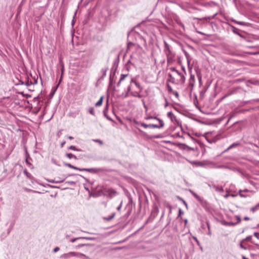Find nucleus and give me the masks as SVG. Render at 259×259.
<instances>
[{
  "label": "nucleus",
  "mask_w": 259,
  "mask_h": 259,
  "mask_svg": "<svg viewBox=\"0 0 259 259\" xmlns=\"http://www.w3.org/2000/svg\"><path fill=\"white\" fill-rule=\"evenodd\" d=\"M82 256L87 257V256L83 253L71 251L68 253L62 254L60 257L64 259H69L72 257H81Z\"/></svg>",
  "instance_id": "f257e3e1"
},
{
  "label": "nucleus",
  "mask_w": 259,
  "mask_h": 259,
  "mask_svg": "<svg viewBox=\"0 0 259 259\" xmlns=\"http://www.w3.org/2000/svg\"><path fill=\"white\" fill-rule=\"evenodd\" d=\"M170 70L173 72L175 73L178 76V78L177 79L179 82L183 83L185 80V77L183 74L180 72L174 67L170 68Z\"/></svg>",
  "instance_id": "f03ea898"
},
{
  "label": "nucleus",
  "mask_w": 259,
  "mask_h": 259,
  "mask_svg": "<svg viewBox=\"0 0 259 259\" xmlns=\"http://www.w3.org/2000/svg\"><path fill=\"white\" fill-rule=\"evenodd\" d=\"M83 171L90 172L93 174H96L98 172L103 171L104 169L102 168H83L82 169Z\"/></svg>",
  "instance_id": "7ed1b4c3"
},
{
  "label": "nucleus",
  "mask_w": 259,
  "mask_h": 259,
  "mask_svg": "<svg viewBox=\"0 0 259 259\" xmlns=\"http://www.w3.org/2000/svg\"><path fill=\"white\" fill-rule=\"evenodd\" d=\"M94 240L95 238H93V237H79L71 239L70 240V241L71 242H74L76 240Z\"/></svg>",
  "instance_id": "20e7f679"
},
{
  "label": "nucleus",
  "mask_w": 259,
  "mask_h": 259,
  "mask_svg": "<svg viewBox=\"0 0 259 259\" xmlns=\"http://www.w3.org/2000/svg\"><path fill=\"white\" fill-rule=\"evenodd\" d=\"M240 145V143L239 142H236L233 143L230 146H229L226 150H225L222 153V154L225 153L227 152V151H228L229 150L233 149L234 148H236V147H238V146H239Z\"/></svg>",
  "instance_id": "39448f33"
},
{
  "label": "nucleus",
  "mask_w": 259,
  "mask_h": 259,
  "mask_svg": "<svg viewBox=\"0 0 259 259\" xmlns=\"http://www.w3.org/2000/svg\"><path fill=\"white\" fill-rule=\"evenodd\" d=\"M164 51L165 52L166 56H167V58H168L169 54L171 53V51H170L169 45L166 41L164 42Z\"/></svg>",
  "instance_id": "423d86ee"
},
{
  "label": "nucleus",
  "mask_w": 259,
  "mask_h": 259,
  "mask_svg": "<svg viewBox=\"0 0 259 259\" xmlns=\"http://www.w3.org/2000/svg\"><path fill=\"white\" fill-rule=\"evenodd\" d=\"M142 126L144 127V128H147V127H152V128H157L159 127V125L157 124H147L144 123H141L140 124Z\"/></svg>",
  "instance_id": "0eeeda50"
},
{
  "label": "nucleus",
  "mask_w": 259,
  "mask_h": 259,
  "mask_svg": "<svg viewBox=\"0 0 259 259\" xmlns=\"http://www.w3.org/2000/svg\"><path fill=\"white\" fill-rule=\"evenodd\" d=\"M167 116L168 118L170 119L172 122L176 121L177 122H178L177 121V118L175 116V115L173 114V113L171 111L168 112L167 113Z\"/></svg>",
  "instance_id": "6e6552de"
},
{
  "label": "nucleus",
  "mask_w": 259,
  "mask_h": 259,
  "mask_svg": "<svg viewBox=\"0 0 259 259\" xmlns=\"http://www.w3.org/2000/svg\"><path fill=\"white\" fill-rule=\"evenodd\" d=\"M209 186L214 189L215 191L219 192H222L224 191L223 188L221 186H217L215 185H212L211 186L209 185Z\"/></svg>",
  "instance_id": "1a4fd4ad"
},
{
  "label": "nucleus",
  "mask_w": 259,
  "mask_h": 259,
  "mask_svg": "<svg viewBox=\"0 0 259 259\" xmlns=\"http://www.w3.org/2000/svg\"><path fill=\"white\" fill-rule=\"evenodd\" d=\"M131 82L134 83L135 84V85L139 89V92H141L142 91L143 88L141 87L140 84L136 82V81H135L134 79H131Z\"/></svg>",
  "instance_id": "9d476101"
},
{
  "label": "nucleus",
  "mask_w": 259,
  "mask_h": 259,
  "mask_svg": "<svg viewBox=\"0 0 259 259\" xmlns=\"http://www.w3.org/2000/svg\"><path fill=\"white\" fill-rule=\"evenodd\" d=\"M140 92H132L131 93V94L132 96L135 97H138L139 98H141L142 97V95L140 94Z\"/></svg>",
  "instance_id": "9b49d317"
},
{
  "label": "nucleus",
  "mask_w": 259,
  "mask_h": 259,
  "mask_svg": "<svg viewBox=\"0 0 259 259\" xmlns=\"http://www.w3.org/2000/svg\"><path fill=\"white\" fill-rule=\"evenodd\" d=\"M195 82V77L194 75H191L190 79H189V83L190 85L192 87H193Z\"/></svg>",
  "instance_id": "f8f14e48"
},
{
  "label": "nucleus",
  "mask_w": 259,
  "mask_h": 259,
  "mask_svg": "<svg viewBox=\"0 0 259 259\" xmlns=\"http://www.w3.org/2000/svg\"><path fill=\"white\" fill-rule=\"evenodd\" d=\"M154 118L155 119H157L160 123V125H159V127H157L158 128H161L164 126V123L161 119L157 118V117H154Z\"/></svg>",
  "instance_id": "ddd939ff"
},
{
  "label": "nucleus",
  "mask_w": 259,
  "mask_h": 259,
  "mask_svg": "<svg viewBox=\"0 0 259 259\" xmlns=\"http://www.w3.org/2000/svg\"><path fill=\"white\" fill-rule=\"evenodd\" d=\"M190 193L193 195V196L198 200L200 201L201 198L199 196H198L195 192L193 191L190 190Z\"/></svg>",
  "instance_id": "4468645a"
},
{
  "label": "nucleus",
  "mask_w": 259,
  "mask_h": 259,
  "mask_svg": "<svg viewBox=\"0 0 259 259\" xmlns=\"http://www.w3.org/2000/svg\"><path fill=\"white\" fill-rule=\"evenodd\" d=\"M66 156L69 159L73 158L75 159H77L76 156L72 153H66Z\"/></svg>",
  "instance_id": "2eb2a0df"
},
{
  "label": "nucleus",
  "mask_w": 259,
  "mask_h": 259,
  "mask_svg": "<svg viewBox=\"0 0 259 259\" xmlns=\"http://www.w3.org/2000/svg\"><path fill=\"white\" fill-rule=\"evenodd\" d=\"M127 76V74H122L121 75L120 78V79H119V81H118V82L117 83V86H119L120 82L122 80H123L124 79L125 77L126 76Z\"/></svg>",
  "instance_id": "dca6fc26"
},
{
  "label": "nucleus",
  "mask_w": 259,
  "mask_h": 259,
  "mask_svg": "<svg viewBox=\"0 0 259 259\" xmlns=\"http://www.w3.org/2000/svg\"><path fill=\"white\" fill-rule=\"evenodd\" d=\"M24 82H21V84H24ZM33 84V82L31 80H29V79H27V80L25 83V84L27 86H29L30 85H32Z\"/></svg>",
  "instance_id": "f3484780"
},
{
  "label": "nucleus",
  "mask_w": 259,
  "mask_h": 259,
  "mask_svg": "<svg viewBox=\"0 0 259 259\" xmlns=\"http://www.w3.org/2000/svg\"><path fill=\"white\" fill-rule=\"evenodd\" d=\"M115 215V213H113L111 215L109 216L108 217L104 218V220H106L107 221H109L114 218Z\"/></svg>",
  "instance_id": "a211bd4d"
},
{
  "label": "nucleus",
  "mask_w": 259,
  "mask_h": 259,
  "mask_svg": "<svg viewBox=\"0 0 259 259\" xmlns=\"http://www.w3.org/2000/svg\"><path fill=\"white\" fill-rule=\"evenodd\" d=\"M90 244H88V243H79L77 245H76L75 247V248L77 249L78 248L81 247L85 246H88Z\"/></svg>",
  "instance_id": "6ab92c4d"
},
{
  "label": "nucleus",
  "mask_w": 259,
  "mask_h": 259,
  "mask_svg": "<svg viewBox=\"0 0 259 259\" xmlns=\"http://www.w3.org/2000/svg\"><path fill=\"white\" fill-rule=\"evenodd\" d=\"M103 97H101L100 98V99H99V100L95 104V106H100L102 105V102H103Z\"/></svg>",
  "instance_id": "aec40b11"
},
{
  "label": "nucleus",
  "mask_w": 259,
  "mask_h": 259,
  "mask_svg": "<svg viewBox=\"0 0 259 259\" xmlns=\"http://www.w3.org/2000/svg\"><path fill=\"white\" fill-rule=\"evenodd\" d=\"M68 149L76 151H81V149L76 148L74 146H70L69 147H68Z\"/></svg>",
  "instance_id": "412c9836"
},
{
  "label": "nucleus",
  "mask_w": 259,
  "mask_h": 259,
  "mask_svg": "<svg viewBox=\"0 0 259 259\" xmlns=\"http://www.w3.org/2000/svg\"><path fill=\"white\" fill-rule=\"evenodd\" d=\"M23 172L27 178H31V175L29 172H28L26 169L24 170Z\"/></svg>",
  "instance_id": "4be33fe9"
},
{
  "label": "nucleus",
  "mask_w": 259,
  "mask_h": 259,
  "mask_svg": "<svg viewBox=\"0 0 259 259\" xmlns=\"http://www.w3.org/2000/svg\"><path fill=\"white\" fill-rule=\"evenodd\" d=\"M89 112L93 115H95V111H94V109L93 108V107H91L89 108Z\"/></svg>",
  "instance_id": "5701e85b"
},
{
  "label": "nucleus",
  "mask_w": 259,
  "mask_h": 259,
  "mask_svg": "<svg viewBox=\"0 0 259 259\" xmlns=\"http://www.w3.org/2000/svg\"><path fill=\"white\" fill-rule=\"evenodd\" d=\"M258 206L259 205H256V206H254V207H252L251 208V210L254 212L255 211H256V210L257 209H259V208H258Z\"/></svg>",
  "instance_id": "b1692460"
},
{
  "label": "nucleus",
  "mask_w": 259,
  "mask_h": 259,
  "mask_svg": "<svg viewBox=\"0 0 259 259\" xmlns=\"http://www.w3.org/2000/svg\"><path fill=\"white\" fill-rule=\"evenodd\" d=\"M93 141L96 142V143H99L101 145L103 144V142L101 140H99V139H94Z\"/></svg>",
  "instance_id": "393cba45"
},
{
  "label": "nucleus",
  "mask_w": 259,
  "mask_h": 259,
  "mask_svg": "<svg viewBox=\"0 0 259 259\" xmlns=\"http://www.w3.org/2000/svg\"><path fill=\"white\" fill-rule=\"evenodd\" d=\"M217 168H229L228 166H226L224 165H219L216 166Z\"/></svg>",
  "instance_id": "a878e982"
},
{
  "label": "nucleus",
  "mask_w": 259,
  "mask_h": 259,
  "mask_svg": "<svg viewBox=\"0 0 259 259\" xmlns=\"http://www.w3.org/2000/svg\"><path fill=\"white\" fill-rule=\"evenodd\" d=\"M193 239L196 241V242L197 243V245L198 246H200V242L199 241V240L197 239V238H196V237L195 236H193L192 237Z\"/></svg>",
  "instance_id": "bb28decb"
},
{
  "label": "nucleus",
  "mask_w": 259,
  "mask_h": 259,
  "mask_svg": "<svg viewBox=\"0 0 259 259\" xmlns=\"http://www.w3.org/2000/svg\"><path fill=\"white\" fill-rule=\"evenodd\" d=\"M206 225H207V228H208V234L209 235H211V233L210 229V225H209V223H208V222H207V223H206Z\"/></svg>",
  "instance_id": "cd10ccee"
},
{
  "label": "nucleus",
  "mask_w": 259,
  "mask_h": 259,
  "mask_svg": "<svg viewBox=\"0 0 259 259\" xmlns=\"http://www.w3.org/2000/svg\"><path fill=\"white\" fill-rule=\"evenodd\" d=\"M177 24H178V25H180V26H181V27H183V28L184 27V24L181 22V21H180V20H177Z\"/></svg>",
  "instance_id": "c85d7f7f"
},
{
  "label": "nucleus",
  "mask_w": 259,
  "mask_h": 259,
  "mask_svg": "<svg viewBox=\"0 0 259 259\" xmlns=\"http://www.w3.org/2000/svg\"><path fill=\"white\" fill-rule=\"evenodd\" d=\"M236 23L239 25H246V23L244 22H242V21H236Z\"/></svg>",
  "instance_id": "c756f323"
},
{
  "label": "nucleus",
  "mask_w": 259,
  "mask_h": 259,
  "mask_svg": "<svg viewBox=\"0 0 259 259\" xmlns=\"http://www.w3.org/2000/svg\"><path fill=\"white\" fill-rule=\"evenodd\" d=\"M239 194L241 197H246V195H244V194H242V191L240 190L239 192Z\"/></svg>",
  "instance_id": "7c9ffc66"
},
{
  "label": "nucleus",
  "mask_w": 259,
  "mask_h": 259,
  "mask_svg": "<svg viewBox=\"0 0 259 259\" xmlns=\"http://www.w3.org/2000/svg\"><path fill=\"white\" fill-rule=\"evenodd\" d=\"M64 165L67 166H68V167H69L70 168H72V167H73V165H71L70 163H64Z\"/></svg>",
  "instance_id": "2f4dec72"
},
{
  "label": "nucleus",
  "mask_w": 259,
  "mask_h": 259,
  "mask_svg": "<svg viewBox=\"0 0 259 259\" xmlns=\"http://www.w3.org/2000/svg\"><path fill=\"white\" fill-rule=\"evenodd\" d=\"M235 218H236V220H237V222H236V223H237V224H238L239 223H240L241 222V218L239 216L236 215Z\"/></svg>",
  "instance_id": "473e14b6"
},
{
  "label": "nucleus",
  "mask_w": 259,
  "mask_h": 259,
  "mask_svg": "<svg viewBox=\"0 0 259 259\" xmlns=\"http://www.w3.org/2000/svg\"><path fill=\"white\" fill-rule=\"evenodd\" d=\"M169 77L170 78V79L171 80L172 82H175V78L172 76V75L171 74H168Z\"/></svg>",
  "instance_id": "72a5a7b5"
},
{
  "label": "nucleus",
  "mask_w": 259,
  "mask_h": 259,
  "mask_svg": "<svg viewBox=\"0 0 259 259\" xmlns=\"http://www.w3.org/2000/svg\"><path fill=\"white\" fill-rule=\"evenodd\" d=\"M59 250H60V248L59 247H56L54 249L53 251H54V252H56L58 251Z\"/></svg>",
  "instance_id": "f704fd0d"
},
{
  "label": "nucleus",
  "mask_w": 259,
  "mask_h": 259,
  "mask_svg": "<svg viewBox=\"0 0 259 259\" xmlns=\"http://www.w3.org/2000/svg\"><path fill=\"white\" fill-rule=\"evenodd\" d=\"M72 168L74 169H76V170H79V171H83L82 170H81L82 168H80L76 167L75 166H73V167H72Z\"/></svg>",
  "instance_id": "c9c22d12"
},
{
  "label": "nucleus",
  "mask_w": 259,
  "mask_h": 259,
  "mask_svg": "<svg viewBox=\"0 0 259 259\" xmlns=\"http://www.w3.org/2000/svg\"><path fill=\"white\" fill-rule=\"evenodd\" d=\"M251 239V236H248L245 238L246 241H250Z\"/></svg>",
  "instance_id": "e433bc0d"
},
{
  "label": "nucleus",
  "mask_w": 259,
  "mask_h": 259,
  "mask_svg": "<svg viewBox=\"0 0 259 259\" xmlns=\"http://www.w3.org/2000/svg\"><path fill=\"white\" fill-rule=\"evenodd\" d=\"M122 206V202L120 203V205L117 207V210L119 211L121 209Z\"/></svg>",
  "instance_id": "4c0bfd02"
},
{
  "label": "nucleus",
  "mask_w": 259,
  "mask_h": 259,
  "mask_svg": "<svg viewBox=\"0 0 259 259\" xmlns=\"http://www.w3.org/2000/svg\"><path fill=\"white\" fill-rule=\"evenodd\" d=\"M253 235H254V236L255 237H256L257 238H258V237H259V233H257V232H254Z\"/></svg>",
  "instance_id": "58836bf2"
},
{
  "label": "nucleus",
  "mask_w": 259,
  "mask_h": 259,
  "mask_svg": "<svg viewBox=\"0 0 259 259\" xmlns=\"http://www.w3.org/2000/svg\"><path fill=\"white\" fill-rule=\"evenodd\" d=\"M183 213V212L182 211V210H181V209H179V215H178V218L182 214V213Z\"/></svg>",
  "instance_id": "ea45409f"
},
{
  "label": "nucleus",
  "mask_w": 259,
  "mask_h": 259,
  "mask_svg": "<svg viewBox=\"0 0 259 259\" xmlns=\"http://www.w3.org/2000/svg\"><path fill=\"white\" fill-rule=\"evenodd\" d=\"M105 116L106 117V118L110 121H113L112 119L110 117L106 116L105 114H104Z\"/></svg>",
  "instance_id": "a19ab883"
},
{
  "label": "nucleus",
  "mask_w": 259,
  "mask_h": 259,
  "mask_svg": "<svg viewBox=\"0 0 259 259\" xmlns=\"http://www.w3.org/2000/svg\"><path fill=\"white\" fill-rule=\"evenodd\" d=\"M236 29L235 28V27H233V31L236 33V34H239V33L236 31Z\"/></svg>",
  "instance_id": "79ce46f5"
},
{
  "label": "nucleus",
  "mask_w": 259,
  "mask_h": 259,
  "mask_svg": "<svg viewBox=\"0 0 259 259\" xmlns=\"http://www.w3.org/2000/svg\"><path fill=\"white\" fill-rule=\"evenodd\" d=\"M33 84H36L37 83V78L36 79L35 78H34V82Z\"/></svg>",
  "instance_id": "37998d69"
},
{
  "label": "nucleus",
  "mask_w": 259,
  "mask_h": 259,
  "mask_svg": "<svg viewBox=\"0 0 259 259\" xmlns=\"http://www.w3.org/2000/svg\"><path fill=\"white\" fill-rule=\"evenodd\" d=\"M172 93L174 94V95H175L176 96H177V97H178V96H179V94H178V93L177 92H174V91H173V92H172Z\"/></svg>",
  "instance_id": "c03bdc74"
},
{
  "label": "nucleus",
  "mask_w": 259,
  "mask_h": 259,
  "mask_svg": "<svg viewBox=\"0 0 259 259\" xmlns=\"http://www.w3.org/2000/svg\"><path fill=\"white\" fill-rule=\"evenodd\" d=\"M168 88H169V91H169V92H170V93H172V92H173V91H172V89H171V88L168 85Z\"/></svg>",
  "instance_id": "a18cd8bd"
},
{
  "label": "nucleus",
  "mask_w": 259,
  "mask_h": 259,
  "mask_svg": "<svg viewBox=\"0 0 259 259\" xmlns=\"http://www.w3.org/2000/svg\"><path fill=\"white\" fill-rule=\"evenodd\" d=\"M240 247H241V248H242V249H246V248H245V247H244V246L242 244H240Z\"/></svg>",
  "instance_id": "49530a36"
},
{
  "label": "nucleus",
  "mask_w": 259,
  "mask_h": 259,
  "mask_svg": "<svg viewBox=\"0 0 259 259\" xmlns=\"http://www.w3.org/2000/svg\"><path fill=\"white\" fill-rule=\"evenodd\" d=\"M182 201H183V202L184 204L186 207H187V203H186V202L185 200H182Z\"/></svg>",
  "instance_id": "de8ad7c7"
},
{
  "label": "nucleus",
  "mask_w": 259,
  "mask_h": 259,
  "mask_svg": "<svg viewBox=\"0 0 259 259\" xmlns=\"http://www.w3.org/2000/svg\"><path fill=\"white\" fill-rule=\"evenodd\" d=\"M183 220H184V222H185V226H186V225H187V223H188V220H187V219H184Z\"/></svg>",
  "instance_id": "09e8293b"
},
{
  "label": "nucleus",
  "mask_w": 259,
  "mask_h": 259,
  "mask_svg": "<svg viewBox=\"0 0 259 259\" xmlns=\"http://www.w3.org/2000/svg\"><path fill=\"white\" fill-rule=\"evenodd\" d=\"M229 224L230 225H235L237 224V223H232V222H231V223H229Z\"/></svg>",
  "instance_id": "8fccbe9b"
},
{
  "label": "nucleus",
  "mask_w": 259,
  "mask_h": 259,
  "mask_svg": "<svg viewBox=\"0 0 259 259\" xmlns=\"http://www.w3.org/2000/svg\"><path fill=\"white\" fill-rule=\"evenodd\" d=\"M244 220L245 221H248L249 220V218H248V217H245L244 218Z\"/></svg>",
  "instance_id": "3c124183"
},
{
  "label": "nucleus",
  "mask_w": 259,
  "mask_h": 259,
  "mask_svg": "<svg viewBox=\"0 0 259 259\" xmlns=\"http://www.w3.org/2000/svg\"><path fill=\"white\" fill-rule=\"evenodd\" d=\"M65 144V141H63V142H62L61 143V147H62L64 146V145Z\"/></svg>",
  "instance_id": "603ef678"
},
{
  "label": "nucleus",
  "mask_w": 259,
  "mask_h": 259,
  "mask_svg": "<svg viewBox=\"0 0 259 259\" xmlns=\"http://www.w3.org/2000/svg\"><path fill=\"white\" fill-rule=\"evenodd\" d=\"M68 138L69 139H70V140H72V139H73V137H72V136H68Z\"/></svg>",
  "instance_id": "864d4df0"
},
{
  "label": "nucleus",
  "mask_w": 259,
  "mask_h": 259,
  "mask_svg": "<svg viewBox=\"0 0 259 259\" xmlns=\"http://www.w3.org/2000/svg\"><path fill=\"white\" fill-rule=\"evenodd\" d=\"M62 72L63 73L64 71V65H62V68H61Z\"/></svg>",
  "instance_id": "5fc2aeb1"
},
{
  "label": "nucleus",
  "mask_w": 259,
  "mask_h": 259,
  "mask_svg": "<svg viewBox=\"0 0 259 259\" xmlns=\"http://www.w3.org/2000/svg\"><path fill=\"white\" fill-rule=\"evenodd\" d=\"M142 102H143V105H144V107H145V108H146V105H145V102H144V100H142Z\"/></svg>",
  "instance_id": "6e6d98bb"
},
{
  "label": "nucleus",
  "mask_w": 259,
  "mask_h": 259,
  "mask_svg": "<svg viewBox=\"0 0 259 259\" xmlns=\"http://www.w3.org/2000/svg\"><path fill=\"white\" fill-rule=\"evenodd\" d=\"M11 229H12V228H9V229H8V234H9V233H10V231H11Z\"/></svg>",
  "instance_id": "4d7b16f0"
},
{
  "label": "nucleus",
  "mask_w": 259,
  "mask_h": 259,
  "mask_svg": "<svg viewBox=\"0 0 259 259\" xmlns=\"http://www.w3.org/2000/svg\"><path fill=\"white\" fill-rule=\"evenodd\" d=\"M131 86H129L127 88V91L130 92L131 91Z\"/></svg>",
  "instance_id": "13d9d810"
},
{
  "label": "nucleus",
  "mask_w": 259,
  "mask_h": 259,
  "mask_svg": "<svg viewBox=\"0 0 259 259\" xmlns=\"http://www.w3.org/2000/svg\"><path fill=\"white\" fill-rule=\"evenodd\" d=\"M242 259H249L248 258L245 257V256L243 255L242 256Z\"/></svg>",
  "instance_id": "bf43d9fd"
},
{
  "label": "nucleus",
  "mask_w": 259,
  "mask_h": 259,
  "mask_svg": "<svg viewBox=\"0 0 259 259\" xmlns=\"http://www.w3.org/2000/svg\"><path fill=\"white\" fill-rule=\"evenodd\" d=\"M228 168V169H231V170H235V169H236V168H231V167H229V168Z\"/></svg>",
  "instance_id": "052dcab7"
},
{
  "label": "nucleus",
  "mask_w": 259,
  "mask_h": 259,
  "mask_svg": "<svg viewBox=\"0 0 259 259\" xmlns=\"http://www.w3.org/2000/svg\"><path fill=\"white\" fill-rule=\"evenodd\" d=\"M199 246V247H200V250H201L202 251H203V247H202V246L201 245H200V246Z\"/></svg>",
  "instance_id": "680f3d73"
},
{
  "label": "nucleus",
  "mask_w": 259,
  "mask_h": 259,
  "mask_svg": "<svg viewBox=\"0 0 259 259\" xmlns=\"http://www.w3.org/2000/svg\"><path fill=\"white\" fill-rule=\"evenodd\" d=\"M151 118H154V117H152V116H149V117H148L147 118V119H151Z\"/></svg>",
  "instance_id": "e2e57ef3"
},
{
  "label": "nucleus",
  "mask_w": 259,
  "mask_h": 259,
  "mask_svg": "<svg viewBox=\"0 0 259 259\" xmlns=\"http://www.w3.org/2000/svg\"><path fill=\"white\" fill-rule=\"evenodd\" d=\"M242 192H248L249 191L248 190H247V189H245V190H242Z\"/></svg>",
  "instance_id": "0e129e2a"
},
{
  "label": "nucleus",
  "mask_w": 259,
  "mask_h": 259,
  "mask_svg": "<svg viewBox=\"0 0 259 259\" xmlns=\"http://www.w3.org/2000/svg\"><path fill=\"white\" fill-rule=\"evenodd\" d=\"M178 198L179 200H182H182H183L182 198H181V197H178Z\"/></svg>",
  "instance_id": "69168bd1"
},
{
  "label": "nucleus",
  "mask_w": 259,
  "mask_h": 259,
  "mask_svg": "<svg viewBox=\"0 0 259 259\" xmlns=\"http://www.w3.org/2000/svg\"><path fill=\"white\" fill-rule=\"evenodd\" d=\"M255 101L256 102H259V99H255Z\"/></svg>",
  "instance_id": "338daca9"
},
{
  "label": "nucleus",
  "mask_w": 259,
  "mask_h": 259,
  "mask_svg": "<svg viewBox=\"0 0 259 259\" xmlns=\"http://www.w3.org/2000/svg\"><path fill=\"white\" fill-rule=\"evenodd\" d=\"M228 197V194H226L225 195V198H227Z\"/></svg>",
  "instance_id": "774afa93"
}]
</instances>
